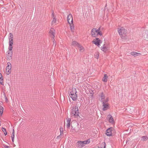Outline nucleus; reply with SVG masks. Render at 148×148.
<instances>
[{
    "instance_id": "obj_29",
    "label": "nucleus",
    "mask_w": 148,
    "mask_h": 148,
    "mask_svg": "<svg viewBox=\"0 0 148 148\" xmlns=\"http://www.w3.org/2000/svg\"><path fill=\"white\" fill-rule=\"evenodd\" d=\"M12 135L11 136V137L14 138V130H13V132H12Z\"/></svg>"
},
{
    "instance_id": "obj_33",
    "label": "nucleus",
    "mask_w": 148,
    "mask_h": 148,
    "mask_svg": "<svg viewBox=\"0 0 148 148\" xmlns=\"http://www.w3.org/2000/svg\"><path fill=\"white\" fill-rule=\"evenodd\" d=\"M74 123H75V126L76 125H77V123H76V122H74Z\"/></svg>"
},
{
    "instance_id": "obj_24",
    "label": "nucleus",
    "mask_w": 148,
    "mask_h": 148,
    "mask_svg": "<svg viewBox=\"0 0 148 148\" xmlns=\"http://www.w3.org/2000/svg\"><path fill=\"white\" fill-rule=\"evenodd\" d=\"M3 108L1 106H0V115L1 116L3 114Z\"/></svg>"
},
{
    "instance_id": "obj_32",
    "label": "nucleus",
    "mask_w": 148,
    "mask_h": 148,
    "mask_svg": "<svg viewBox=\"0 0 148 148\" xmlns=\"http://www.w3.org/2000/svg\"><path fill=\"white\" fill-rule=\"evenodd\" d=\"M14 138L12 137V140L13 142H14Z\"/></svg>"
},
{
    "instance_id": "obj_4",
    "label": "nucleus",
    "mask_w": 148,
    "mask_h": 148,
    "mask_svg": "<svg viewBox=\"0 0 148 148\" xmlns=\"http://www.w3.org/2000/svg\"><path fill=\"white\" fill-rule=\"evenodd\" d=\"M66 127L67 129L70 130V131L72 133H74L76 132L75 130V127L73 125H71V119L70 118H67L66 119Z\"/></svg>"
},
{
    "instance_id": "obj_5",
    "label": "nucleus",
    "mask_w": 148,
    "mask_h": 148,
    "mask_svg": "<svg viewBox=\"0 0 148 148\" xmlns=\"http://www.w3.org/2000/svg\"><path fill=\"white\" fill-rule=\"evenodd\" d=\"M71 115L75 118H77L79 116V113L78 107L77 106H73L71 110Z\"/></svg>"
},
{
    "instance_id": "obj_13",
    "label": "nucleus",
    "mask_w": 148,
    "mask_h": 148,
    "mask_svg": "<svg viewBox=\"0 0 148 148\" xmlns=\"http://www.w3.org/2000/svg\"><path fill=\"white\" fill-rule=\"evenodd\" d=\"M112 128H110L107 130L106 131V134L107 135L109 136H112Z\"/></svg>"
},
{
    "instance_id": "obj_2",
    "label": "nucleus",
    "mask_w": 148,
    "mask_h": 148,
    "mask_svg": "<svg viewBox=\"0 0 148 148\" xmlns=\"http://www.w3.org/2000/svg\"><path fill=\"white\" fill-rule=\"evenodd\" d=\"M117 31L121 38L123 39H127V30L123 27H119L117 28Z\"/></svg>"
},
{
    "instance_id": "obj_17",
    "label": "nucleus",
    "mask_w": 148,
    "mask_h": 148,
    "mask_svg": "<svg viewBox=\"0 0 148 148\" xmlns=\"http://www.w3.org/2000/svg\"><path fill=\"white\" fill-rule=\"evenodd\" d=\"M107 98L108 99V101L109 100V99L108 97H106L105 96V95L103 93H101V100L102 102H103L104 101H105L106 99Z\"/></svg>"
},
{
    "instance_id": "obj_26",
    "label": "nucleus",
    "mask_w": 148,
    "mask_h": 148,
    "mask_svg": "<svg viewBox=\"0 0 148 148\" xmlns=\"http://www.w3.org/2000/svg\"><path fill=\"white\" fill-rule=\"evenodd\" d=\"M1 130L4 133V134L5 136H6V135H7V133L6 132V130L5 129V128L4 127H2Z\"/></svg>"
},
{
    "instance_id": "obj_6",
    "label": "nucleus",
    "mask_w": 148,
    "mask_h": 148,
    "mask_svg": "<svg viewBox=\"0 0 148 148\" xmlns=\"http://www.w3.org/2000/svg\"><path fill=\"white\" fill-rule=\"evenodd\" d=\"M77 91L75 88H73L70 92V96L73 101H75L77 99Z\"/></svg>"
},
{
    "instance_id": "obj_1",
    "label": "nucleus",
    "mask_w": 148,
    "mask_h": 148,
    "mask_svg": "<svg viewBox=\"0 0 148 148\" xmlns=\"http://www.w3.org/2000/svg\"><path fill=\"white\" fill-rule=\"evenodd\" d=\"M13 34L10 33L9 34V46L8 47V51L7 52L6 54L7 58L10 59L11 58L12 54V50L13 48Z\"/></svg>"
},
{
    "instance_id": "obj_8",
    "label": "nucleus",
    "mask_w": 148,
    "mask_h": 148,
    "mask_svg": "<svg viewBox=\"0 0 148 148\" xmlns=\"http://www.w3.org/2000/svg\"><path fill=\"white\" fill-rule=\"evenodd\" d=\"M108 101V100L107 98L106 99L105 101H104L103 102V110L104 111L106 110L109 108V105L107 102Z\"/></svg>"
},
{
    "instance_id": "obj_31",
    "label": "nucleus",
    "mask_w": 148,
    "mask_h": 148,
    "mask_svg": "<svg viewBox=\"0 0 148 148\" xmlns=\"http://www.w3.org/2000/svg\"><path fill=\"white\" fill-rule=\"evenodd\" d=\"M99 54H98V53H97V55L95 57L97 58V59H98V57H99Z\"/></svg>"
},
{
    "instance_id": "obj_11",
    "label": "nucleus",
    "mask_w": 148,
    "mask_h": 148,
    "mask_svg": "<svg viewBox=\"0 0 148 148\" xmlns=\"http://www.w3.org/2000/svg\"><path fill=\"white\" fill-rule=\"evenodd\" d=\"M49 35L50 36L53 38L55 37V31L54 29L53 28H51L49 31Z\"/></svg>"
},
{
    "instance_id": "obj_27",
    "label": "nucleus",
    "mask_w": 148,
    "mask_h": 148,
    "mask_svg": "<svg viewBox=\"0 0 148 148\" xmlns=\"http://www.w3.org/2000/svg\"><path fill=\"white\" fill-rule=\"evenodd\" d=\"M147 139V137L146 136H143L141 138V140L143 141L146 140Z\"/></svg>"
},
{
    "instance_id": "obj_19",
    "label": "nucleus",
    "mask_w": 148,
    "mask_h": 148,
    "mask_svg": "<svg viewBox=\"0 0 148 148\" xmlns=\"http://www.w3.org/2000/svg\"><path fill=\"white\" fill-rule=\"evenodd\" d=\"M77 47L78 48V49L80 52H83L84 51V47L80 44H79Z\"/></svg>"
},
{
    "instance_id": "obj_10",
    "label": "nucleus",
    "mask_w": 148,
    "mask_h": 148,
    "mask_svg": "<svg viewBox=\"0 0 148 148\" xmlns=\"http://www.w3.org/2000/svg\"><path fill=\"white\" fill-rule=\"evenodd\" d=\"M92 43L98 47L100 46V44L101 42V40L98 38H96L94 39L92 41Z\"/></svg>"
},
{
    "instance_id": "obj_14",
    "label": "nucleus",
    "mask_w": 148,
    "mask_h": 148,
    "mask_svg": "<svg viewBox=\"0 0 148 148\" xmlns=\"http://www.w3.org/2000/svg\"><path fill=\"white\" fill-rule=\"evenodd\" d=\"M108 77L106 74H104V76L102 79V81L104 82H106L108 81Z\"/></svg>"
},
{
    "instance_id": "obj_23",
    "label": "nucleus",
    "mask_w": 148,
    "mask_h": 148,
    "mask_svg": "<svg viewBox=\"0 0 148 148\" xmlns=\"http://www.w3.org/2000/svg\"><path fill=\"white\" fill-rule=\"evenodd\" d=\"M0 83L1 84L4 85L3 79L2 75L1 73H0Z\"/></svg>"
},
{
    "instance_id": "obj_16",
    "label": "nucleus",
    "mask_w": 148,
    "mask_h": 148,
    "mask_svg": "<svg viewBox=\"0 0 148 148\" xmlns=\"http://www.w3.org/2000/svg\"><path fill=\"white\" fill-rule=\"evenodd\" d=\"M130 54L134 57H136L140 55L141 53L135 51H132L131 52Z\"/></svg>"
},
{
    "instance_id": "obj_15",
    "label": "nucleus",
    "mask_w": 148,
    "mask_h": 148,
    "mask_svg": "<svg viewBox=\"0 0 148 148\" xmlns=\"http://www.w3.org/2000/svg\"><path fill=\"white\" fill-rule=\"evenodd\" d=\"M79 44L75 41H73L71 42V45L75 47H77L79 45Z\"/></svg>"
},
{
    "instance_id": "obj_22",
    "label": "nucleus",
    "mask_w": 148,
    "mask_h": 148,
    "mask_svg": "<svg viewBox=\"0 0 148 148\" xmlns=\"http://www.w3.org/2000/svg\"><path fill=\"white\" fill-rule=\"evenodd\" d=\"M56 19L55 17L53 16V17L52 21V24L53 25H56Z\"/></svg>"
},
{
    "instance_id": "obj_3",
    "label": "nucleus",
    "mask_w": 148,
    "mask_h": 148,
    "mask_svg": "<svg viewBox=\"0 0 148 148\" xmlns=\"http://www.w3.org/2000/svg\"><path fill=\"white\" fill-rule=\"evenodd\" d=\"M102 34L103 33L101 31L100 28L98 29L93 28L91 30V35L92 37H96L98 35L101 36Z\"/></svg>"
},
{
    "instance_id": "obj_30",
    "label": "nucleus",
    "mask_w": 148,
    "mask_h": 148,
    "mask_svg": "<svg viewBox=\"0 0 148 148\" xmlns=\"http://www.w3.org/2000/svg\"><path fill=\"white\" fill-rule=\"evenodd\" d=\"M3 146L5 148H10V147L8 146H7L3 144Z\"/></svg>"
},
{
    "instance_id": "obj_12",
    "label": "nucleus",
    "mask_w": 148,
    "mask_h": 148,
    "mask_svg": "<svg viewBox=\"0 0 148 148\" xmlns=\"http://www.w3.org/2000/svg\"><path fill=\"white\" fill-rule=\"evenodd\" d=\"M67 19L69 24L73 23V18L71 14H69L68 16Z\"/></svg>"
},
{
    "instance_id": "obj_21",
    "label": "nucleus",
    "mask_w": 148,
    "mask_h": 148,
    "mask_svg": "<svg viewBox=\"0 0 148 148\" xmlns=\"http://www.w3.org/2000/svg\"><path fill=\"white\" fill-rule=\"evenodd\" d=\"M70 26V29L71 30V31L72 32H73L74 31L75 29L74 27V25L73 23L70 24H69Z\"/></svg>"
},
{
    "instance_id": "obj_28",
    "label": "nucleus",
    "mask_w": 148,
    "mask_h": 148,
    "mask_svg": "<svg viewBox=\"0 0 148 148\" xmlns=\"http://www.w3.org/2000/svg\"><path fill=\"white\" fill-rule=\"evenodd\" d=\"M83 144L84 145L85 144H88L90 143V140H87L86 141H83Z\"/></svg>"
},
{
    "instance_id": "obj_9",
    "label": "nucleus",
    "mask_w": 148,
    "mask_h": 148,
    "mask_svg": "<svg viewBox=\"0 0 148 148\" xmlns=\"http://www.w3.org/2000/svg\"><path fill=\"white\" fill-rule=\"evenodd\" d=\"M11 65L10 63H7V66L6 68L5 73L8 75H9L11 72Z\"/></svg>"
},
{
    "instance_id": "obj_7",
    "label": "nucleus",
    "mask_w": 148,
    "mask_h": 148,
    "mask_svg": "<svg viewBox=\"0 0 148 148\" xmlns=\"http://www.w3.org/2000/svg\"><path fill=\"white\" fill-rule=\"evenodd\" d=\"M109 44L107 42H105L103 46L101 47V50L105 52L108 51L109 50Z\"/></svg>"
},
{
    "instance_id": "obj_20",
    "label": "nucleus",
    "mask_w": 148,
    "mask_h": 148,
    "mask_svg": "<svg viewBox=\"0 0 148 148\" xmlns=\"http://www.w3.org/2000/svg\"><path fill=\"white\" fill-rule=\"evenodd\" d=\"M77 145L78 146L80 147H82L84 146L83 141H78Z\"/></svg>"
},
{
    "instance_id": "obj_25",
    "label": "nucleus",
    "mask_w": 148,
    "mask_h": 148,
    "mask_svg": "<svg viewBox=\"0 0 148 148\" xmlns=\"http://www.w3.org/2000/svg\"><path fill=\"white\" fill-rule=\"evenodd\" d=\"M101 148H106V144L105 142H103L101 144Z\"/></svg>"
},
{
    "instance_id": "obj_18",
    "label": "nucleus",
    "mask_w": 148,
    "mask_h": 148,
    "mask_svg": "<svg viewBox=\"0 0 148 148\" xmlns=\"http://www.w3.org/2000/svg\"><path fill=\"white\" fill-rule=\"evenodd\" d=\"M108 119L109 122L111 123H113L114 119L112 116L111 115H109L108 116Z\"/></svg>"
}]
</instances>
